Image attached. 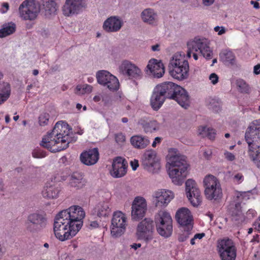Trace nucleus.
<instances>
[{"label":"nucleus","instance_id":"obj_53","mask_svg":"<svg viewBox=\"0 0 260 260\" xmlns=\"http://www.w3.org/2000/svg\"><path fill=\"white\" fill-rule=\"evenodd\" d=\"M115 140L119 144L123 143L125 140V136L122 133H119L115 135Z\"/></svg>","mask_w":260,"mask_h":260},{"label":"nucleus","instance_id":"obj_5","mask_svg":"<svg viewBox=\"0 0 260 260\" xmlns=\"http://www.w3.org/2000/svg\"><path fill=\"white\" fill-rule=\"evenodd\" d=\"M154 220L158 233L165 238L170 237L173 232V225L170 213L165 210H160L155 215Z\"/></svg>","mask_w":260,"mask_h":260},{"label":"nucleus","instance_id":"obj_59","mask_svg":"<svg viewBox=\"0 0 260 260\" xmlns=\"http://www.w3.org/2000/svg\"><path fill=\"white\" fill-rule=\"evenodd\" d=\"M253 226L255 230L260 231V216L253 223Z\"/></svg>","mask_w":260,"mask_h":260},{"label":"nucleus","instance_id":"obj_7","mask_svg":"<svg viewBox=\"0 0 260 260\" xmlns=\"http://www.w3.org/2000/svg\"><path fill=\"white\" fill-rule=\"evenodd\" d=\"M63 217L66 218L76 229L79 231L83 225V219L85 216V212L82 207L78 205H73L68 209L59 212Z\"/></svg>","mask_w":260,"mask_h":260},{"label":"nucleus","instance_id":"obj_31","mask_svg":"<svg viewBox=\"0 0 260 260\" xmlns=\"http://www.w3.org/2000/svg\"><path fill=\"white\" fill-rule=\"evenodd\" d=\"M86 181L81 173L74 172L70 178L69 184L76 189L82 188L85 186Z\"/></svg>","mask_w":260,"mask_h":260},{"label":"nucleus","instance_id":"obj_23","mask_svg":"<svg viewBox=\"0 0 260 260\" xmlns=\"http://www.w3.org/2000/svg\"><path fill=\"white\" fill-rule=\"evenodd\" d=\"M146 72L148 74H150L155 78H160L165 73L164 66L160 60L152 59L148 63Z\"/></svg>","mask_w":260,"mask_h":260},{"label":"nucleus","instance_id":"obj_8","mask_svg":"<svg viewBox=\"0 0 260 260\" xmlns=\"http://www.w3.org/2000/svg\"><path fill=\"white\" fill-rule=\"evenodd\" d=\"M154 232V221L151 218L147 217L138 223L135 235L137 239L148 243L153 239Z\"/></svg>","mask_w":260,"mask_h":260},{"label":"nucleus","instance_id":"obj_47","mask_svg":"<svg viewBox=\"0 0 260 260\" xmlns=\"http://www.w3.org/2000/svg\"><path fill=\"white\" fill-rule=\"evenodd\" d=\"M183 231L178 236V240L179 242H183L188 239L189 235L191 234L192 230H188V228H182Z\"/></svg>","mask_w":260,"mask_h":260},{"label":"nucleus","instance_id":"obj_14","mask_svg":"<svg viewBox=\"0 0 260 260\" xmlns=\"http://www.w3.org/2000/svg\"><path fill=\"white\" fill-rule=\"evenodd\" d=\"M120 74L130 79L139 80L143 77L141 70L135 63L127 60H123L118 68Z\"/></svg>","mask_w":260,"mask_h":260},{"label":"nucleus","instance_id":"obj_52","mask_svg":"<svg viewBox=\"0 0 260 260\" xmlns=\"http://www.w3.org/2000/svg\"><path fill=\"white\" fill-rule=\"evenodd\" d=\"M205 236V234L204 233H198L194 235L193 237L190 240V244L193 245L196 244V240H201Z\"/></svg>","mask_w":260,"mask_h":260},{"label":"nucleus","instance_id":"obj_37","mask_svg":"<svg viewBox=\"0 0 260 260\" xmlns=\"http://www.w3.org/2000/svg\"><path fill=\"white\" fill-rule=\"evenodd\" d=\"M205 190H210L221 186L219 180L212 175L206 176L203 180Z\"/></svg>","mask_w":260,"mask_h":260},{"label":"nucleus","instance_id":"obj_16","mask_svg":"<svg viewBox=\"0 0 260 260\" xmlns=\"http://www.w3.org/2000/svg\"><path fill=\"white\" fill-rule=\"evenodd\" d=\"M131 209L132 220L138 221L142 219L145 216L147 209L146 200L140 196L135 197L133 201Z\"/></svg>","mask_w":260,"mask_h":260},{"label":"nucleus","instance_id":"obj_17","mask_svg":"<svg viewBox=\"0 0 260 260\" xmlns=\"http://www.w3.org/2000/svg\"><path fill=\"white\" fill-rule=\"evenodd\" d=\"M60 192L55 177H51L45 183L42 190V195L46 199L53 200L58 198Z\"/></svg>","mask_w":260,"mask_h":260},{"label":"nucleus","instance_id":"obj_51","mask_svg":"<svg viewBox=\"0 0 260 260\" xmlns=\"http://www.w3.org/2000/svg\"><path fill=\"white\" fill-rule=\"evenodd\" d=\"M209 128L206 126H200L198 128V134L202 137H206Z\"/></svg>","mask_w":260,"mask_h":260},{"label":"nucleus","instance_id":"obj_62","mask_svg":"<svg viewBox=\"0 0 260 260\" xmlns=\"http://www.w3.org/2000/svg\"><path fill=\"white\" fill-rule=\"evenodd\" d=\"M215 0H202V3L205 6H210L214 3Z\"/></svg>","mask_w":260,"mask_h":260},{"label":"nucleus","instance_id":"obj_32","mask_svg":"<svg viewBox=\"0 0 260 260\" xmlns=\"http://www.w3.org/2000/svg\"><path fill=\"white\" fill-rule=\"evenodd\" d=\"M130 142L132 145L138 149H144L150 144L149 139L142 135L132 136L130 139Z\"/></svg>","mask_w":260,"mask_h":260},{"label":"nucleus","instance_id":"obj_27","mask_svg":"<svg viewBox=\"0 0 260 260\" xmlns=\"http://www.w3.org/2000/svg\"><path fill=\"white\" fill-rule=\"evenodd\" d=\"M112 212L108 201H103L97 204L93 209V214L101 219L108 218Z\"/></svg>","mask_w":260,"mask_h":260},{"label":"nucleus","instance_id":"obj_45","mask_svg":"<svg viewBox=\"0 0 260 260\" xmlns=\"http://www.w3.org/2000/svg\"><path fill=\"white\" fill-rule=\"evenodd\" d=\"M219 55L221 59L225 63H232L235 59L234 54L230 51H223Z\"/></svg>","mask_w":260,"mask_h":260},{"label":"nucleus","instance_id":"obj_22","mask_svg":"<svg viewBox=\"0 0 260 260\" xmlns=\"http://www.w3.org/2000/svg\"><path fill=\"white\" fill-rule=\"evenodd\" d=\"M83 6V0H66L62 7V12L66 16L78 14Z\"/></svg>","mask_w":260,"mask_h":260},{"label":"nucleus","instance_id":"obj_43","mask_svg":"<svg viewBox=\"0 0 260 260\" xmlns=\"http://www.w3.org/2000/svg\"><path fill=\"white\" fill-rule=\"evenodd\" d=\"M103 86L106 87L111 91H116L119 88V83L118 79L115 76L112 75L106 82L105 85Z\"/></svg>","mask_w":260,"mask_h":260},{"label":"nucleus","instance_id":"obj_24","mask_svg":"<svg viewBox=\"0 0 260 260\" xmlns=\"http://www.w3.org/2000/svg\"><path fill=\"white\" fill-rule=\"evenodd\" d=\"M123 21L119 17L112 16L104 22L103 29L107 32H116L121 29Z\"/></svg>","mask_w":260,"mask_h":260},{"label":"nucleus","instance_id":"obj_56","mask_svg":"<svg viewBox=\"0 0 260 260\" xmlns=\"http://www.w3.org/2000/svg\"><path fill=\"white\" fill-rule=\"evenodd\" d=\"M209 80L213 84L215 85L218 81V77L215 73H212L209 76Z\"/></svg>","mask_w":260,"mask_h":260},{"label":"nucleus","instance_id":"obj_38","mask_svg":"<svg viewBox=\"0 0 260 260\" xmlns=\"http://www.w3.org/2000/svg\"><path fill=\"white\" fill-rule=\"evenodd\" d=\"M205 195L209 200H218L222 197V191L221 186L210 190H205Z\"/></svg>","mask_w":260,"mask_h":260},{"label":"nucleus","instance_id":"obj_36","mask_svg":"<svg viewBox=\"0 0 260 260\" xmlns=\"http://www.w3.org/2000/svg\"><path fill=\"white\" fill-rule=\"evenodd\" d=\"M139 124L146 133H152L159 128V123L155 120L146 121L141 119L139 121Z\"/></svg>","mask_w":260,"mask_h":260},{"label":"nucleus","instance_id":"obj_64","mask_svg":"<svg viewBox=\"0 0 260 260\" xmlns=\"http://www.w3.org/2000/svg\"><path fill=\"white\" fill-rule=\"evenodd\" d=\"M253 72L256 75L260 73V64H257L254 67Z\"/></svg>","mask_w":260,"mask_h":260},{"label":"nucleus","instance_id":"obj_3","mask_svg":"<svg viewBox=\"0 0 260 260\" xmlns=\"http://www.w3.org/2000/svg\"><path fill=\"white\" fill-rule=\"evenodd\" d=\"M169 68L170 75L176 79L181 81L188 76L189 64L184 53L178 52L174 54Z\"/></svg>","mask_w":260,"mask_h":260},{"label":"nucleus","instance_id":"obj_46","mask_svg":"<svg viewBox=\"0 0 260 260\" xmlns=\"http://www.w3.org/2000/svg\"><path fill=\"white\" fill-rule=\"evenodd\" d=\"M238 90L242 93H247L249 91V86L245 81L238 79L236 82Z\"/></svg>","mask_w":260,"mask_h":260},{"label":"nucleus","instance_id":"obj_58","mask_svg":"<svg viewBox=\"0 0 260 260\" xmlns=\"http://www.w3.org/2000/svg\"><path fill=\"white\" fill-rule=\"evenodd\" d=\"M246 215L249 218H253L256 215V212L252 209H249L246 213Z\"/></svg>","mask_w":260,"mask_h":260},{"label":"nucleus","instance_id":"obj_29","mask_svg":"<svg viewBox=\"0 0 260 260\" xmlns=\"http://www.w3.org/2000/svg\"><path fill=\"white\" fill-rule=\"evenodd\" d=\"M166 98L155 86L150 99V104L154 111H158L162 106Z\"/></svg>","mask_w":260,"mask_h":260},{"label":"nucleus","instance_id":"obj_40","mask_svg":"<svg viewBox=\"0 0 260 260\" xmlns=\"http://www.w3.org/2000/svg\"><path fill=\"white\" fill-rule=\"evenodd\" d=\"M16 30V25L13 22L4 24L0 29V38H3L13 34Z\"/></svg>","mask_w":260,"mask_h":260},{"label":"nucleus","instance_id":"obj_33","mask_svg":"<svg viewBox=\"0 0 260 260\" xmlns=\"http://www.w3.org/2000/svg\"><path fill=\"white\" fill-rule=\"evenodd\" d=\"M248 154L251 160L260 169V144L248 145Z\"/></svg>","mask_w":260,"mask_h":260},{"label":"nucleus","instance_id":"obj_34","mask_svg":"<svg viewBox=\"0 0 260 260\" xmlns=\"http://www.w3.org/2000/svg\"><path fill=\"white\" fill-rule=\"evenodd\" d=\"M11 87L7 82H0V105L7 101L10 96Z\"/></svg>","mask_w":260,"mask_h":260},{"label":"nucleus","instance_id":"obj_19","mask_svg":"<svg viewBox=\"0 0 260 260\" xmlns=\"http://www.w3.org/2000/svg\"><path fill=\"white\" fill-rule=\"evenodd\" d=\"M152 198L156 207H166L174 198V193L170 190L160 189L153 192Z\"/></svg>","mask_w":260,"mask_h":260},{"label":"nucleus","instance_id":"obj_1","mask_svg":"<svg viewBox=\"0 0 260 260\" xmlns=\"http://www.w3.org/2000/svg\"><path fill=\"white\" fill-rule=\"evenodd\" d=\"M70 129L66 122H57L52 132L43 138L40 145L52 152L67 149L71 141Z\"/></svg>","mask_w":260,"mask_h":260},{"label":"nucleus","instance_id":"obj_4","mask_svg":"<svg viewBox=\"0 0 260 260\" xmlns=\"http://www.w3.org/2000/svg\"><path fill=\"white\" fill-rule=\"evenodd\" d=\"M53 231L55 237L60 241H64L75 236L79 231L59 213L55 216Z\"/></svg>","mask_w":260,"mask_h":260},{"label":"nucleus","instance_id":"obj_12","mask_svg":"<svg viewBox=\"0 0 260 260\" xmlns=\"http://www.w3.org/2000/svg\"><path fill=\"white\" fill-rule=\"evenodd\" d=\"M47 223L45 214L39 212L29 214L25 223L26 229L29 232L36 233L44 228Z\"/></svg>","mask_w":260,"mask_h":260},{"label":"nucleus","instance_id":"obj_10","mask_svg":"<svg viewBox=\"0 0 260 260\" xmlns=\"http://www.w3.org/2000/svg\"><path fill=\"white\" fill-rule=\"evenodd\" d=\"M217 250L221 260H235L237 249L233 241L228 238L219 240Z\"/></svg>","mask_w":260,"mask_h":260},{"label":"nucleus","instance_id":"obj_41","mask_svg":"<svg viewBox=\"0 0 260 260\" xmlns=\"http://www.w3.org/2000/svg\"><path fill=\"white\" fill-rule=\"evenodd\" d=\"M93 101L95 103L100 104V102L103 103L104 106H108L111 103V96L104 92L97 93L93 98Z\"/></svg>","mask_w":260,"mask_h":260},{"label":"nucleus","instance_id":"obj_18","mask_svg":"<svg viewBox=\"0 0 260 260\" xmlns=\"http://www.w3.org/2000/svg\"><path fill=\"white\" fill-rule=\"evenodd\" d=\"M248 145L260 144V119L254 121L245 134Z\"/></svg>","mask_w":260,"mask_h":260},{"label":"nucleus","instance_id":"obj_13","mask_svg":"<svg viewBox=\"0 0 260 260\" xmlns=\"http://www.w3.org/2000/svg\"><path fill=\"white\" fill-rule=\"evenodd\" d=\"M142 165L145 170L153 174L158 173L161 167L156 153L152 150H146L143 153Z\"/></svg>","mask_w":260,"mask_h":260},{"label":"nucleus","instance_id":"obj_35","mask_svg":"<svg viewBox=\"0 0 260 260\" xmlns=\"http://www.w3.org/2000/svg\"><path fill=\"white\" fill-rule=\"evenodd\" d=\"M142 20L149 24H153L156 22L157 19V14L153 9L150 8L146 9L141 13Z\"/></svg>","mask_w":260,"mask_h":260},{"label":"nucleus","instance_id":"obj_30","mask_svg":"<svg viewBox=\"0 0 260 260\" xmlns=\"http://www.w3.org/2000/svg\"><path fill=\"white\" fill-rule=\"evenodd\" d=\"M230 214L232 221L236 225L241 224L245 220V217L242 212L239 203H236L234 207L231 208Z\"/></svg>","mask_w":260,"mask_h":260},{"label":"nucleus","instance_id":"obj_57","mask_svg":"<svg viewBox=\"0 0 260 260\" xmlns=\"http://www.w3.org/2000/svg\"><path fill=\"white\" fill-rule=\"evenodd\" d=\"M215 131L212 128H209L206 137H207L210 140H213L215 138Z\"/></svg>","mask_w":260,"mask_h":260},{"label":"nucleus","instance_id":"obj_49","mask_svg":"<svg viewBox=\"0 0 260 260\" xmlns=\"http://www.w3.org/2000/svg\"><path fill=\"white\" fill-rule=\"evenodd\" d=\"M231 177L232 181L237 184L241 183L244 181V179L242 174L240 173L233 174Z\"/></svg>","mask_w":260,"mask_h":260},{"label":"nucleus","instance_id":"obj_15","mask_svg":"<svg viewBox=\"0 0 260 260\" xmlns=\"http://www.w3.org/2000/svg\"><path fill=\"white\" fill-rule=\"evenodd\" d=\"M186 196L191 205L197 207L201 204V192L196 182L192 179H188L185 182Z\"/></svg>","mask_w":260,"mask_h":260},{"label":"nucleus","instance_id":"obj_61","mask_svg":"<svg viewBox=\"0 0 260 260\" xmlns=\"http://www.w3.org/2000/svg\"><path fill=\"white\" fill-rule=\"evenodd\" d=\"M212 155V151L211 150H205L204 151L203 155L206 159H209Z\"/></svg>","mask_w":260,"mask_h":260},{"label":"nucleus","instance_id":"obj_6","mask_svg":"<svg viewBox=\"0 0 260 260\" xmlns=\"http://www.w3.org/2000/svg\"><path fill=\"white\" fill-rule=\"evenodd\" d=\"M127 226V218L125 214L118 210L114 212L110 225L111 236L114 238L121 237L125 232Z\"/></svg>","mask_w":260,"mask_h":260},{"label":"nucleus","instance_id":"obj_48","mask_svg":"<svg viewBox=\"0 0 260 260\" xmlns=\"http://www.w3.org/2000/svg\"><path fill=\"white\" fill-rule=\"evenodd\" d=\"M50 115L47 113H42L39 117V122L41 126L46 125L49 120Z\"/></svg>","mask_w":260,"mask_h":260},{"label":"nucleus","instance_id":"obj_42","mask_svg":"<svg viewBox=\"0 0 260 260\" xmlns=\"http://www.w3.org/2000/svg\"><path fill=\"white\" fill-rule=\"evenodd\" d=\"M112 75V74L107 71H99L96 73L97 82L99 84L102 86L105 85L106 82L109 80Z\"/></svg>","mask_w":260,"mask_h":260},{"label":"nucleus","instance_id":"obj_25","mask_svg":"<svg viewBox=\"0 0 260 260\" xmlns=\"http://www.w3.org/2000/svg\"><path fill=\"white\" fill-rule=\"evenodd\" d=\"M168 163L169 165V168L175 169H187L188 164L186 161V157L179 153L175 152V154L170 155L168 159Z\"/></svg>","mask_w":260,"mask_h":260},{"label":"nucleus","instance_id":"obj_60","mask_svg":"<svg viewBox=\"0 0 260 260\" xmlns=\"http://www.w3.org/2000/svg\"><path fill=\"white\" fill-rule=\"evenodd\" d=\"M130 164L132 168L134 171L136 170L139 167V162L138 160L134 159V160L131 161Z\"/></svg>","mask_w":260,"mask_h":260},{"label":"nucleus","instance_id":"obj_21","mask_svg":"<svg viewBox=\"0 0 260 260\" xmlns=\"http://www.w3.org/2000/svg\"><path fill=\"white\" fill-rule=\"evenodd\" d=\"M127 167L126 161L121 157H117L113 161L110 174L114 178H121L126 174Z\"/></svg>","mask_w":260,"mask_h":260},{"label":"nucleus","instance_id":"obj_44","mask_svg":"<svg viewBox=\"0 0 260 260\" xmlns=\"http://www.w3.org/2000/svg\"><path fill=\"white\" fill-rule=\"evenodd\" d=\"M93 87L88 84L78 85L75 90V93L78 95H83L92 92Z\"/></svg>","mask_w":260,"mask_h":260},{"label":"nucleus","instance_id":"obj_54","mask_svg":"<svg viewBox=\"0 0 260 260\" xmlns=\"http://www.w3.org/2000/svg\"><path fill=\"white\" fill-rule=\"evenodd\" d=\"M224 155L225 158L228 161H232L234 160L236 158L234 154L228 151H225V152H224Z\"/></svg>","mask_w":260,"mask_h":260},{"label":"nucleus","instance_id":"obj_26","mask_svg":"<svg viewBox=\"0 0 260 260\" xmlns=\"http://www.w3.org/2000/svg\"><path fill=\"white\" fill-rule=\"evenodd\" d=\"M81 161L86 166L95 164L99 159V152L98 148L90 149L83 152L80 156Z\"/></svg>","mask_w":260,"mask_h":260},{"label":"nucleus","instance_id":"obj_9","mask_svg":"<svg viewBox=\"0 0 260 260\" xmlns=\"http://www.w3.org/2000/svg\"><path fill=\"white\" fill-rule=\"evenodd\" d=\"M40 12V5L34 0H25L19 7L20 17L24 20H35Z\"/></svg>","mask_w":260,"mask_h":260},{"label":"nucleus","instance_id":"obj_63","mask_svg":"<svg viewBox=\"0 0 260 260\" xmlns=\"http://www.w3.org/2000/svg\"><path fill=\"white\" fill-rule=\"evenodd\" d=\"M2 7H3V9L2 10V13H5L8 11V10L9 9V4L7 3H4L2 4Z\"/></svg>","mask_w":260,"mask_h":260},{"label":"nucleus","instance_id":"obj_28","mask_svg":"<svg viewBox=\"0 0 260 260\" xmlns=\"http://www.w3.org/2000/svg\"><path fill=\"white\" fill-rule=\"evenodd\" d=\"M168 174L172 182L177 185H181L187 177V169L168 168Z\"/></svg>","mask_w":260,"mask_h":260},{"label":"nucleus","instance_id":"obj_50","mask_svg":"<svg viewBox=\"0 0 260 260\" xmlns=\"http://www.w3.org/2000/svg\"><path fill=\"white\" fill-rule=\"evenodd\" d=\"M32 156L38 158H43L46 156V153L40 149H36L33 152Z\"/></svg>","mask_w":260,"mask_h":260},{"label":"nucleus","instance_id":"obj_11","mask_svg":"<svg viewBox=\"0 0 260 260\" xmlns=\"http://www.w3.org/2000/svg\"><path fill=\"white\" fill-rule=\"evenodd\" d=\"M188 51L187 56L191 57V52L199 51L204 57L207 59H210L212 57V52L211 50L207 40L195 38L193 40L190 41L187 43Z\"/></svg>","mask_w":260,"mask_h":260},{"label":"nucleus","instance_id":"obj_55","mask_svg":"<svg viewBox=\"0 0 260 260\" xmlns=\"http://www.w3.org/2000/svg\"><path fill=\"white\" fill-rule=\"evenodd\" d=\"M214 30L218 35H222L226 32V29L224 26H216L214 28Z\"/></svg>","mask_w":260,"mask_h":260},{"label":"nucleus","instance_id":"obj_20","mask_svg":"<svg viewBox=\"0 0 260 260\" xmlns=\"http://www.w3.org/2000/svg\"><path fill=\"white\" fill-rule=\"evenodd\" d=\"M177 222L182 227L192 230L193 228V217L189 210L185 207L179 209L175 214Z\"/></svg>","mask_w":260,"mask_h":260},{"label":"nucleus","instance_id":"obj_2","mask_svg":"<svg viewBox=\"0 0 260 260\" xmlns=\"http://www.w3.org/2000/svg\"><path fill=\"white\" fill-rule=\"evenodd\" d=\"M156 87L164 94L166 99L176 101L182 107L187 109L189 106V96L187 92L182 87L172 82H165Z\"/></svg>","mask_w":260,"mask_h":260},{"label":"nucleus","instance_id":"obj_39","mask_svg":"<svg viewBox=\"0 0 260 260\" xmlns=\"http://www.w3.org/2000/svg\"><path fill=\"white\" fill-rule=\"evenodd\" d=\"M42 7L47 16L55 14L57 10L55 0H42Z\"/></svg>","mask_w":260,"mask_h":260}]
</instances>
